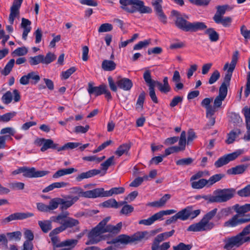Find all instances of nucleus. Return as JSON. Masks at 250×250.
<instances>
[{
  "label": "nucleus",
  "mask_w": 250,
  "mask_h": 250,
  "mask_svg": "<svg viewBox=\"0 0 250 250\" xmlns=\"http://www.w3.org/2000/svg\"><path fill=\"white\" fill-rule=\"evenodd\" d=\"M114 159V156H112L108 158L104 162L102 163L101 166L102 169L106 171L108 168L112 165L113 163Z\"/></svg>",
  "instance_id": "obj_61"
},
{
  "label": "nucleus",
  "mask_w": 250,
  "mask_h": 250,
  "mask_svg": "<svg viewBox=\"0 0 250 250\" xmlns=\"http://www.w3.org/2000/svg\"><path fill=\"white\" fill-rule=\"evenodd\" d=\"M17 114V113L15 111L8 112L5 113L2 115H0V121L3 122H8L12 118L14 117Z\"/></svg>",
  "instance_id": "obj_52"
},
{
  "label": "nucleus",
  "mask_w": 250,
  "mask_h": 250,
  "mask_svg": "<svg viewBox=\"0 0 250 250\" xmlns=\"http://www.w3.org/2000/svg\"><path fill=\"white\" fill-rule=\"evenodd\" d=\"M235 192L234 188L218 189L215 191V195L209 197L208 201L211 203H222L232 198Z\"/></svg>",
  "instance_id": "obj_9"
},
{
  "label": "nucleus",
  "mask_w": 250,
  "mask_h": 250,
  "mask_svg": "<svg viewBox=\"0 0 250 250\" xmlns=\"http://www.w3.org/2000/svg\"><path fill=\"white\" fill-rule=\"evenodd\" d=\"M53 221L50 219V220H46L43 221H39L38 225L44 233H47L52 228V222Z\"/></svg>",
  "instance_id": "obj_32"
},
{
  "label": "nucleus",
  "mask_w": 250,
  "mask_h": 250,
  "mask_svg": "<svg viewBox=\"0 0 250 250\" xmlns=\"http://www.w3.org/2000/svg\"><path fill=\"white\" fill-rule=\"evenodd\" d=\"M250 222V213L247 214H235L230 219L226 221L224 227L234 228L243 224Z\"/></svg>",
  "instance_id": "obj_10"
},
{
  "label": "nucleus",
  "mask_w": 250,
  "mask_h": 250,
  "mask_svg": "<svg viewBox=\"0 0 250 250\" xmlns=\"http://www.w3.org/2000/svg\"><path fill=\"white\" fill-rule=\"evenodd\" d=\"M224 174H216L211 176L208 180V187H210L214 183L221 180L224 177Z\"/></svg>",
  "instance_id": "obj_47"
},
{
  "label": "nucleus",
  "mask_w": 250,
  "mask_h": 250,
  "mask_svg": "<svg viewBox=\"0 0 250 250\" xmlns=\"http://www.w3.org/2000/svg\"><path fill=\"white\" fill-rule=\"evenodd\" d=\"M43 55H39L29 58V62L31 65H36L40 63H43Z\"/></svg>",
  "instance_id": "obj_45"
},
{
  "label": "nucleus",
  "mask_w": 250,
  "mask_h": 250,
  "mask_svg": "<svg viewBox=\"0 0 250 250\" xmlns=\"http://www.w3.org/2000/svg\"><path fill=\"white\" fill-rule=\"evenodd\" d=\"M148 232L147 231H138L134 234L130 236L131 243H136L141 241L145 238L146 239L148 238Z\"/></svg>",
  "instance_id": "obj_25"
},
{
  "label": "nucleus",
  "mask_w": 250,
  "mask_h": 250,
  "mask_svg": "<svg viewBox=\"0 0 250 250\" xmlns=\"http://www.w3.org/2000/svg\"><path fill=\"white\" fill-rule=\"evenodd\" d=\"M239 57V51L236 50L234 52L230 63H226L224 66L223 69L227 70L225 74L224 82L221 84L219 89V96L226 98L228 93V87L230 84V81L232 77Z\"/></svg>",
  "instance_id": "obj_2"
},
{
  "label": "nucleus",
  "mask_w": 250,
  "mask_h": 250,
  "mask_svg": "<svg viewBox=\"0 0 250 250\" xmlns=\"http://www.w3.org/2000/svg\"><path fill=\"white\" fill-rule=\"evenodd\" d=\"M122 227V223L119 222L116 226L112 225H107L104 226V231L106 232H111L114 234L118 233Z\"/></svg>",
  "instance_id": "obj_28"
},
{
  "label": "nucleus",
  "mask_w": 250,
  "mask_h": 250,
  "mask_svg": "<svg viewBox=\"0 0 250 250\" xmlns=\"http://www.w3.org/2000/svg\"><path fill=\"white\" fill-rule=\"evenodd\" d=\"M68 185V183L64 182H55L53 183L42 190L44 193L48 192L53 190L55 188H64Z\"/></svg>",
  "instance_id": "obj_29"
},
{
  "label": "nucleus",
  "mask_w": 250,
  "mask_h": 250,
  "mask_svg": "<svg viewBox=\"0 0 250 250\" xmlns=\"http://www.w3.org/2000/svg\"><path fill=\"white\" fill-rule=\"evenodd\" d=\"M110 219V217L109 216L105 217L90 230L87 235L88 240L85 243L86 245L97 244L103 239L102 234L105 233L104 226Z\"/></svg>",
  "instance_id": "obj_6"
},
{
  "label": "nucleus",
  "mask_w": 250,
  "mask_h": 250,
  "mask_svg": "<svg viewBox=\"0 0 250 250\" xmlns=\"http://www.w3.org/2000/svg\"><path fill=\"white\" fill-rule=\"evenodd\" d=\"M68 211L62 212L57 216H52L50 219L54 222L61 224L62 225L53 229L49 233V236H56L60 232H63L68 229H71L69 233H75L80 231L78 220L69 217Z\"/></svg>",
  "instance_id": "obj_1"
},
{
  "label": "nucleus",
  "mask_w": 250,
  "mask_h": 250,
  "mask_svg": "<svg viewBox=\"0 0 250 250\" xmlns=\"http://www.w3.org/2000/svg\"><path fill=\"white\" fill-rule=\"evenodd\" d=\"M215 22L217 24H222V25L226 27H229L230 26L232 19L229 17H215V20H214Z\"/></svg>",
  "instance_id": "obj_35"
},
{
  "label": "nucleus",
  "mask_w": 250,
  "mask_h": 250,
  "mask_svg": "<svg viewBox=\"0 0 250 250\" xmlns=\"http://www.w3.org/2000/svg\"><path fill=\"white\" fill-rule=\"evenodd\" d=\"M217 208H215L204 215L201 220L188 226V231L201 232L209 231L215 227V224L210 220L217 213Z\"/></svg>",
  "instance_id": "obj_3"
},
{
  "label": "nucleus",
  "mask_w": 250,
  "mask_h": 250,
  "mask_svg": "<svg viewBox=\"0 0 250 250\" xmlns=\"http://www.w3.org/2000/svg\"><path fill=\"white\" fill-rule=\"evenodd\" d=\"M248 167L247 165H238L228 169L227 172L229 175L240 174L244 173Z\"/></svg>",
  "instance_id": "obj_27"
},
{
  "label": "nucleus",
  "mask_w": 250,
  "mask_h": 250,
  "mask_svg": "<svg viewBox=\"0 0 250 250\" xmlns=\"http://www.w3.org/2000/svg\"><path fill=\"white\" fill-rule=\"evenodd\" d=\"M220 74L219 72L216 70H215L211 75L209 80L208 83L210 84H212L215 83L220 78Z\"/></svg>",
  "instance_id": "obj_62"
},
{
  "label": "nucleus",
  "mask_w": 250,
  "mask_h": 250,
  "mask_svg": "<svg viewBox=\"0 0 250 250\" xmlns=\"http://www.w3.org/2000/svg\"><path fill=\"white\" fill-rule=\"evenodd\" d=\"M131 147V144L129 143H126L120 145L115 153L119 157L121 156L124 154H127L130 148Z\"/></svg>",
  "instance_id": "obj_34"
},
{
  "label": "nucleus",
  "mask_w": 250,
  "mask_h": 250,
  "mask_svg": "<svg viewBox=\"0 0 250 250\" xmlns=\"http://www.w3.org/2000/svg\"><path fill=\"white\" fill-rule=\"evenodd\" d=\"M231 213V208H222L217 214L218 219H220L224 217H227Z\"/></svg>",
  "instance_id": "obj_58"
},
{
  "label": "nucleus",
  "mask_w": 250,
  "mask_h": 250,
  "mask_svg": "<svg viewBox=\"0 0 250 250\" xmlns=\"http://www.w3.org/2000/svg\"><path fill=\"white\" fill-rule=\"evenodd\" d=\"M237 194L242 197L250 196V184L238 190L237 191Z\"/></svg>",
  "instance_id": "obj_53"
},
{
  "label": "nucleus",
  "mask_w": 250,
  "mask_h": 250,
  "mask_svg": "<svg viewBox=\"0 0 250 250\" xmlns=\"http://www.w3.org/2000/svg\"><path fill=\"white\" fill-rule=\"evenodd\" d=\"M162 0H152L151 4L159 20L163 23L166 24L167 22V18L163 12L162 6Z\"/></svg>",
  "instance_id": "obj_15"
},
{
  "label": "nucleus",
  "mask_w": 250,
  "mask_h": 250,
  "mask_svg": "<svg viewBox=\"0 0 250 250\" xmlns=\"http://www.w3.org/2000/svg\"><path fill=\"white\" fill-rule=\"evenodd\" d=\"M244 153V151L242 149H238L236 151L219 158L214 163L216 167H220L224 165H227L229 162L232 161L236 159L239 156Z\"/></svg>",
  "instance_id": "obj_13"
},
{
  "label": "nucleus",
  "mask_w": 250,
  "mask_h": 250,
  "mask_svg": "<svg viewBox=\"0 0 250 250\" xmlns=\"http://www.w3.org/2000/svg\"><path fill=\"white\" fill-rule=\"evenodd\" d=\"M240 134L241 131L238 129L232 130L228 134L229 137L228 141H235V139L238 138Z\"/></svg>",
  "instance_id": "obj_59"
},
{
  "label": "nucleus",
  "mask_w": 250,
  "mask_h": 250,
  "mask_svg": "<svg viewBox=\"0 0 250 250\" xmlns=\"http://www.w3.org/2000/svg\"><path fill=\"white\" fill-rule=\"evenodd\" d=\"M34 216V214L32 212H17L12 213L6 217L3 221L5 223H9L15 220H21L31 217Z\"/></svg>",
  "instance_id": "obj_17"
},
{
  "label": "nucleus",
  "mask_w": 250,
  "mask_h": 250,
  "mask_svg": "<svg viewBox=\"0 0 250 250\" xmlns=\"http://www.w3.org/2000/svg\"><path fill=\"white\" fill-rule=\"evenodd\" d=\"M175 25L178 28L186 32H196L204 30L207 27L203 22H190L181 17L177 18Z\"/></svg>",
  "instance_id": "obj_7"
},
{
  "label": "nucleus",
  "mask_w": 250,
  "mask_h": 250,
  "mask_svg": "<svg viewBox=\"0 0 250 250\" xmlns=\"http://www.w3.org/2000/svg\"><path fill=\"white\" fill-rule=\"evenodd\" d=\"M76 171H77V169L74 168L61 169L57 171L53 174L52 177L53 178L57 179L64 175L71 174Z\"/></svg>",
  "instance_id": "obj_33"
},
{
  "label": "nucleus",
  "mask_w": 250,
  "mask_h": 250,
  "mask_svg": "<svg viewBox=\"0 0 250 250\" xmlns=\"http://www.w3.org/2000/svg\"><path fill=\"white\" fill-rule=\"evenodd\" d=\"M113 29V26L111 24L105 23L101 24L98 29L99 33L107 32Z\"/></svg>",
  "instance_id": "obj_55"
},
{
  "label": "nucleus",
  "mask_w": 250,
  "mask_h": 250,
  "mask_svg": "<svg viewBox=\"0 0 250 250\" xmlns=\"http://www.w3.org/2000/svg\"><path fill=\"white\" fill-rule=\"evenodd\" d=\"M176 212V210L174 209H168L166 210H161L159 211L158 212L156 213L157 216L158 218V220H163V217L164 215H167L172 214Z\"/></svg>",
  "instance_id": "obj_57"
},
{
  "label": "nucleus",
  "mask_w": 250,
  "mask_h": 250,
  "mask_svg": "<svg viewBox=\"0 0 250 250\" xmlns=\"http://www.w3.org/2000/svg\"><path fill=\"white\" fill-rule=\"evenodd\" d=\"M1 134H8L9 135H4L0 137V141H5V140L12 139L10 136H14L15 134V130L14 129L11 127H5L2 128L0 130Z\"/></svg>",
  "instance_id": "obj_30"
},
{
  "label": "nucleus",
  "mask_w": 250,
  "mask_h": 250,
  "mask_svg": "<svg viewBox=\"0 0 250 250\" xmlns=\"http://www.w3.org/2000/svg\"><path fill=\"white\" fill-rule=\"evenodd\" d=\"M187 142H179L178 146H174L166 149L164 157H166L171 154L177 153L185 149Z\"/></svg>",
  "instance_id": "obj_21"
},
{
  "label": "nucleus",
  "mask_w": 250,
  "mask_h": 250,
  "mask_svg": "<svg viewBox=\"0 0 250 250\" xmlns=\"http://www.w3.org/2000/svg\"><path fill=\"white\" fill-rule=\"evenodd\" d=\"M20 17V10L10 8V13L9 16V22L10 24L14 23L15 18Z\"/></svg>",
  "instance_id": "obj_48"
},
{
  "label": "nucleus",
  "mask_w": 250,
  "mask_h": 250,
  "mask_svg": "<svg viewBox=\"0 0 250 250\" xmlns=\"http://www.w3.org/2000/svg\"><path fill=\"white\" fill-rule=\"evenodd\" d=\"M205 186L209 187L208 180L205 179H201L198 181H194L191 183V187L194 189H201Z\"/></svg>",
  "instance_id": "obj_38"
},
{
  "label": "nucleus",
  "mask_w": 250,
  "mask_h": 250,
  "mask_svg": "<svg viewBox=\"0 0 250 250\" xmlns=\"http://www.w3.org/2000/svg\"><path fill=\"white\" fill-rule=\"evenodd\" d=\"M79 145V143L69 142L61 147H58V144L54 143V142H34V146L40 147V150L42 152L49 148L57 149L58 151L68 149H73L77 147Z\"/></svg>",
  "instance_id": "obj_8"
},
{
  "label": "nucleus",
  "mask_w": 250,
  "mask_h": 250,
  "mask_svg": "<svg viewBox=\"0 0 250 250\" xmlns=\"http://www.w3.org/2000/svg\"><path fill=\"white\" fill-rule=\"evenodd\" d=\"M116 64L112 61L105 60L102 64V68L105 71H112L116 68Z\"/></svg>",
  "instance_id": "obj_36"
},
{
  "label": "nucleus",
  "mask_w": 250,
  "mask_h": 250,
  "mask_svg": "<svg viewBox=\"0 0 250 250\" xmlns=\"http://www.w3.org/2000/svg\"><path fill=\"white\" fill-rule=\"evenodd\" d=\"M101 171L98 169H91L88 171L81 173L79 174L76 177V180L77 181L80 182L84 179L91 178L95 175H98L100 173Z\"/></svg>",
  "instance_id": "obj_23"
},
{
  "label": "nucleus",
  "mask_w": 250,
  "mask_h": 250,
  "mask_svg": "<svg viewBox=\"0 0 250 250\" xmlns=\"http://www.w3.org/2000/svg\"><path fill=\"white\" fill-rule=\"evenodd\" d=\"M116 84L120 88L125 91L129 90L133 86L132 81L130 79L125 78L118 80Z\"/></svg>",
  "instance_id": "obj_22"
},
{
  "label": "nucleus",
  "mask_w": 250,
  "mask_h": 250,
  "mask_svg": "<svg viewBox=\"0 0 250 250\" xmlns=\"http://www.w3.org/2000/svg\"><path fill=\"white\" fill-rule=\"evenodd\" d=\"M229 6L228 5H224L222 6H218L216 7L217 12L213 17V20H215V17H220V18L223 17L222 16L225 14L227 10L229 8Z\"/></svg>",
  "instance_id": "obj_43"
},
{
  "label": "nucleus",
  "mask_w": 250,
  "mask_h": 250,
  "mask_svg": "<svg viewBox=\"0 0 250 250\" xmlns=\"http://www.w3.org/2000/svg\"><path fill=\"white\" fill-rule=\"evenodd\" d=\"M193 162L192 158L188 157L178 160L176 162V164L178 166H188L191 165Z\"/></svg>",
  "instance_id": "obj_54"
},
{
  "label": "nucleus",
  "mask_w": 250,
  "mask_h": 250,
  "mask_svg": "<svg viewBox=\"0 0 250 250\" xmlns=\"http://www.w3.org/2000/svg\"><path fill=\"white\" fill-rule=\"evenodd\" d=\"M107 244H120L122 245H127L131 244L130 237L126 234H120L111 241L107 242Z\"/></svg>",
  "instance_id": "obj_18"
},
{
  "label": "nucleus",
  "mask_w": 250,
  "mask_h": 250,
  "mask_svg": "<svg viewBox=\"0 0 250 250\" xmlns=\"http://www.w3.org/2000/svg\"><path fill=\"white\" fill-rule=\"evenodd\" d=\"M170 198V194H166L159 200L149 203L148 205L152 207L161 208L164 206Z\"/></svg>",
  "instance_id": "obj_26"
},
{
  "label": "nucleus",
  "mask_w": 250,
  "mask_h": 250,
  "mask_svg": "<svg viewBox=\"0 0 250 250\" xmlns=\"http://www.w3.org/2000/svg\"><path fill=\"white\" fill-rule=\"evenodd\" d=\"M5 236L8 237L9 240H15L20 241L21 237V233L20 231H14L12 232H8Z\"/></svg>",
  "instance_id": "obj_51"
},
{
  "label": "nucleus",
  "mask_w": 250,
  "mask_h": 250,
  "mask_svg": "<svg viewBox=\"0 0 250 250\" xmlns=\"http://www.w3.org/2000/svg\"><path fill=\"white\" fill-rule=\"evenodd\" d=\"M56 208L59 207V205H61V209L63 210L67 209L68 208L71 207L79 199V196L72 195H67L65 197V199L61 198H54Z\"/></svg>",
  "instance_id": "obj_12"
},
{
  "label": "nucleus",
  "mask_w": 250,
  "mask_h": 250,
  "mask_svg": "<svg viewBox=\"0 0 250 250\" xmlns=\"http://www.w3.org/2000/svg\"><path fill=\"white\" fill-rule=\"evenodd\" d=\"M134 210V208L130 205L126 204L123 206L120 211V213L128 215L129 214L132 212Z\"/></svg>",
  "instance_id": "obj_60"
},
{
  "label": "nucleus",
  "mask_w": 250,
  "mask_h": 250,
  "mask_svg": "<svg viewBox=\"0 0 250 250\" xmlns=\"http://www.w3.org/2000/svg\"><path fill=\"white\" fill-rule=\"evenodd\" d=\"M205 33L208 36V38L211 42H215L219 39L218 33L212 28H208Z\"/></svg>",
  "instance_id": "obj_37"
},
{
  "label": "nucleus",
  "mask_w": 250,
  "mask_h": 250,
  "mask_svg": "<svg viewBox=\"0 0 250 250\" xmlns=\"http://www.w3.org/2000/svg\"><path fill=\"white\" fill-rule=\"evenodd\" d=\"M102 206L104 208H118V202L114 199H110L102 203Z\"/></svg>",
  "instance_id": "obj_46"
},
{
  "label": "nucleus",
  "mask_w": 250,
  "mask_h": 250,
  "mask_svg": "<svg viewBox=\"0 0 250 250\" xmlns=\"http://www.w3.org/2000/svg\"><path fill=\"white\" fill-rule=\"evenodd\" d=\"M15 60L11 59L6 64L4 69L1 71V73L4 76L8 75L11 71L15 63Z\"/></svg>",
  "instance_id": "obj_41"
},
{
  "label": "nucleus",
  "mask_w": 250,
  "mask_h": 250,
  "mask_svg": "<svg viewBox=\"0 0 250 250\" xmlns=\"http://www.w3.org/2000/svg\"><path fill=\"white\" fill-rule=\"evenodd\" d=\"M1 100L5 104H9L12 102V93L8 91H7L2 97Z\"/></svg>",
  "instance_id": "obj_64"
},
{
  "label": "nucleus",
  "mask_w": 250,
  "mask_h": 250,
  "mask_svg": "<svg viewBox=\"0 0 250 250\" xmlns=\"http://www.w3.org/2000/svg\"><path fill=\"white\" fill-rule=\"evenodd\" d=\"M56 59V56L54 53L48 52L45 57L43 55V64H49L55 60Z\"/></svg>",
  "instance_id": "obj_49"
},
{
  "label": "nucleus",
  "mask_w": 250,
  "mask_h": 250,
  "mask_svg": "<svg viewBox=\"0 0 250 250\" xmlns=\"http://www.w3.org/2000/svg\"><path fill=\"white\" fill-rule=\"evenodd\" d=\"M200 209L193 210V207L190 206L182 209L176 214L179 219L186 221L188 219H194L200 214Z\"/></svg>",
  "instance_id": "obj_11"
},
{
  "label": "nucleus",
  "mask_w": 250,
  "mask_h": 250,
  "mask_svg": "<svg viewBox=\"0 0 250 250\" xmlns=\"http://www.w3.org/2000/svg\"><path fill=\"white\" fill-rule=\"evenodd\" d=\"M232 208L237 213L236 214H244L250 211V204H246L243 206L236 204L232 207Z\"/></svg>",
  "instance_id": "obj_31"
},
{
  "label": "nucleus",
  "mask_w": 250,
  "mask_h": 250,
  "mask_svg": "<svg viewBox=\"0 0 250 250\" xmlns=\"http://www.w3.org/2000/svg\"><path fill=\"white\" fill-rule=\"evenodd\" d=\"M79 191L80 194L83 197L89 198H96L97 197H106L105 191L103 188H96L92 190H87L86 191H82V189L76 188Z\"/></svg>",
  "instance_id": "obj_14"
},
{
  "label": "nucleus",
  "mask_w": 250,
  "mask_h": 250,
  "mask_svg": "<svg viewBox=\"0 0 250 250\" xmlns=\"http://www.w3.org/2000/svg\"><path fill=\"white\" fill-rule=\"evenodd\" d=\"M164 240L162 234H158L153 240L151 246V250H159L160 243Z\"/></svg>",
  "instance_id": "obj_40"
},
{
  "label": "nucleus",
  "mask_w": 250,
  "mask_h": 250,
  "mask_svg": "<svg viewBox=\"0 0 250 250\" xmlns=\"http://www.w3.org/2000/svg\"><path fill=\"white\" fill-rule=\"evenodd\" d=\"M150 43V40H146L143 41H140L134 46L133 50H141L144 48H146L147 46L149 45Z\"/></svg>",
  "instance_id": "obj_50"
},
{
  "label": "nucleus",
  "mask_w": 250,
  "mask_h": 250,
  "mask_svg": "<svg viewBox=\"0 0 250 250\" xmlns=\"http://www.w3.org/2000/svg\"><path fill=\"white\" fill-rule=\"evenodd\" d=\"M250 234V224L246 226L243 230L236 235L226 237L223 240V249L225 250H234L240 247L244 243V236Z\"/></svg>",
  "instance_id": "obj_4"
},
{
  "label": "nucleus",
  "mask_w": 250,
  "mask_h": 250,
  "mask_svg": "<svg viewBox=\"0 0 250 250\" xmlns=\"http://www.w3.org/2000/svg\"><path fill=\"white\" fill-rule=\"evenodd\" d=\"M105 88V84H101L98 86H94L93 82H89L88 83L87 91L89 95H94L98 96L103 94V90Z\"/></svg>",
  "instance_id": "obj_19"
},
{
  "label": "nucleus",
  "mask_w": 250,
  "mask_h": 250,
  "mask_svg": "<svg viewBox=\"0 0 250 250\" xmlns=\"http://www.w3.org/2000/svg\"><path fill=\"white\" fill-rule=\"evenodd\" d=\"M23 176L27 178H37L47 175L49 171L46 170H36L35 167H23Z\"/></svg>",
  "instance_id": "obj_16"
},
{
  "label": "nucleus",
  "mask_w": 250,
  "mask_h": 250,
  "mask_svg": "<svg viewBox=\"0 0 250 250\" xmlns=\"http://www.w3.org/2000/svg\"><path fill=\"white\" fill-rule=\"evenodd\" d=\"M192 247L191 244H185L181 242L177 246L173 247V250H190Z\"/></svg>",
  "instance_id": "obj_56"
},
{
  "label": "nucleus",
  "mask_w": 250,
  "mask_h": 250,
  "mask_svg": "<svg viewBox=\"0 0 250 250\" xmlns=\"http://www.w3.org/2000/svg\"><path fill=\"white\" fill-rule=\"evenodd\" d=\"M121 8L125 11L134 13L139 12L141 14L151 13L152 9L148 6H145L141 0H120Z\"/></svg>",
  "instance_id": "obj_5"
},
{
  "label": "nucleus",
  "mask_w": 250,
  "mask_h": 250,
  "mask_svg": "<svg viewBox=\"0 0 250 250\" xmlns=\"http://www.w3.org/2000/svg\"><path fill=\"white\" fill-rule=\"evenodd\" d=\"M125 192V188L123 187L113 188L109 190L105 191L106 197H110L113 194H119L123 193Z\"/></svg>",
  "instance_id": "obj_42"
},
{
  "label": "nucleus",
  "mask_w": 250,
  "mask_h": 250,
  "mask_svg": "<svg viewBox=\"0 0 250 250\" xmlns=\"http://www.w3.org/2000/svg\"><path fill=\"white\" fill-rule=\"evenodd\" d=\"M158 220L156 214H154L147 219H143L139 221V224L144 225L145 226H150L155 221Z\"/></svg>",
  "instance_id": "obj_44"
},
{
  "label": "nucleus",
  "mask_w": 250,
  "mask_h": 250,
  "mask_svg": "<svg viewBox=\"0 0 250 250\" xmlns=\"http://www.w3.org/2000/svg\"><path fill=\"white\" fill-rule=\"evenodd\" d=\"M144 79L148 87L155 86V82L151 78V73L149 70L145 71L143 75Z\"/></svg>",
  "instance_id": "obj_39"
},
{
  "label": "nucleus",
  "mask_w": 250,
  "mask_h": 250,
  "mask_svg": "<svg viewBox=\"0 0 250 250\" xmlns=\"http://www.w3.org/2000/svg\"><path fill=\"white\" fill-rule=\"evenodd\" d=\"M31 22L28 19L22 18L21 19V27L23 29L22 37L24 40H26L28 34L30 32L31 27L30 25Z\"/></svg>",
  "instance_id": "obj_24"
},
{
  "label": "nucleus",
  "mask_w": 250,
  "mask_h": 250,
  "mask_svg": "<svg viewBox=\"0 0 250 250\" xmlns=\"http://www.w3.org/2000/svg\"><path fill=\"white\" fill-rule=\"evenodd\" d=\"M37 209L41 211L44 212H50L52 210L56 209L55 198L52 199L49 203L48 205H46L42 203H38L37 204Z\"/></svg>",
  "instance_id": "obj_20"
},
{
  "label": "nucleus",
  "mask_w": 250,
  "mask_h": 250,
  "mask_svg": "<svg viewBox=\"0 0 250 250\" xmlns=\"http://www.w3.org/2000/svg\"><path fill=\"white\" fill-rule=\"evenodd\" d=\"M27 74L29 80H32L31 83L33 84H36L40 80V76L35 72L32 71Z\"/></svg>",
  "instance_id": "obj_63"
}]
</instances>
